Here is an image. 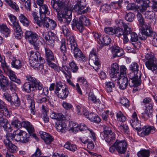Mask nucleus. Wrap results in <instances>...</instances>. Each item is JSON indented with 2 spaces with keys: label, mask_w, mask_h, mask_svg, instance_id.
<instances>
[{
  "label": "nucleus",
  "mask_w": 157,
  "mask_h": 157,
  "mask_svg": "<svg viewBox=\"0 0 157 157\" xmlns=\"http://www.w3.org/2000/svg\"><path fill=\"white\" fill-rule=\"evenodd\" d=\"M51 5L57 12V17L61 23L68 25L72 19V11L69 10L68 3L59 0H52Z\"/></svg>",
  "instance_id": "1"
},
{
  "label": "nucleus",
  "mask_w": 157,
  "mask_h": 157,
  "mask_svg": "<svg viewBox=\"0 0 157 157\" xmlns=\"http://www.w3.org/2000/svg\"><path fill=\"white\" fill-rule=\"evenodd\" d=\"M67 44L70 46L71 49L74 54L75 58L77 60L82 63L87 60V58L77 47V44L73 36H71L68 39Z\"/></svg>",
  "instance_id": "2"
},
{
  "label": "nucleus",
  "mask_w": 157,
  "mask_h": 157,
  "mask_svg": "<svg viewBox=\"0 0 157 157\" xmlns=\"http://www.w3.org/2000/svg\"><path fill=\"white\" fill-rule=\"evenodd\" d=\"M139 65L136 62L132 63L129 66V70L131 71L128 74L130 79L132 80V83H130L131 86L140 83V78H141V71L139 70Z\"/></svg>",
  "instance_id": "3"
},
{
  "label": "nucleus",
  "mask_w": 157,
  "mask_h": 157,
  "mask_svg": "<svg viewBox=\"0 0 157 157\" xmlns=\"http://www.w3.org/2000/svg\"><path fill=\"white\" fill-rule=\"evenodd\" d=\"M29 58L30 65L34 69L40 71L43 69V63L44 60L40 56V54L36 52H31Z\"/></svg>",
  "instance_id": "4"
},
{
  "label": "nucleus",
  "mask_w": 157,
  "mask_h": 157,
  "mask_svg": "<svg viewBox=\"0 0 157 157\" xmlns=\"http://www.w3.org/2000/svg\"><path fill=\"white\" fill-rule=\"evenodd\" d=\"M127 148V144L124 140H116L113 145L110 147L109 150L111 152H114L116 150L120 154H124Z\"/></svg>",
  "instance_id": "5"
},
{
  "label": "nucleus",
  "mask_w": 157,
  "mask_h": 157,
  "mask_svg": "<svg viewBox=\"0 0 157 157\" xmlns=\"http://www.w3.org/2000/svg\"><path fill=\"white\" fill-rule=\"evenodd\" d=\"M38 35L34 32L28 31L25 33V38L28 40L30 43L33 45L36 51H38L39 49L40 42L38 40Z\"/></svg>",
  "instance_id": "6"
},
{
  "label": "nucleus",
  "mask_w": 157,
  "mask_h": 157,
  "mask_svg": "<svg viewBox=\"0 0 157 157\" xmlns=\"http://www.w3.org/2000/svg\"><path fill=\"white\" fill-rule=\"evenodd\" d=\"M101 138L105 140L106 142L111 144L115 140V134L112 132L110 128H108L106 130L101 132L100 134Z\"/></svg>",
  "instance_id": "7"
},
{
  "label": "nucleus",
  "mask_w": 157,
  "mask_h": 157,
  "mask_svg": "<svg viewBox=\"0 0 157 157\" xmlns=\"http://www.w3.org/2000/svg\"><path fill=\"white\" fill-rule=\"evenodd\" d=\"M14 134L15 135V140L17 142L20 141L23 143L28 142L29 135L25 132L17 129L14 131Z\"/></svg>",
  "instance_id": "8"
},
{
  "label": "nucleus",
  "mask_w": 157,
  "mask_h": 157,
  "mask_svg": "<svg viewBox=\"0 0 157 157\" xmlns=\"http://www.w3.org/2000/svg\"><path fill=\"white\" fill-rule=\"evenodd\" d=\"M73 9L79 14L86 13L90 10L88 6H86V2L85 0H78Z\"/></svg>",
  "instance_id": "9"
},
{
  "label": "nucleus",
  "mask_w": 157,
  "mask_h": 157,
  "mask_svg": "<svg viewBox=\"0 0 157 157\" xmlns=\"http://www.w3.org/2000/svg\"><path fill=\"white\" fill-rule=\"evenodd\" d=\"M119 67L118 64L115 63L111 65L110 76L112 80L116 81L119 75Z\"/></svg>",
  "instance_id": "10"
},
{
  "label": "nucleus",
  "mask_w": 157,
  "mask_h": 157,
  "mask_svg": "<svg viewBox=\"0 0 157 157\" xmlns=\"http://www.w3.org/2000/svg\"><path fill=\"white\" fill-rule=\"evenodd\" d=\"M34 95V93H31L30 94L27 95L25 96L29 104V110L31 113L33 115L35 114L36 111L35 101L33 99Z\"/></svg>",
  "instance_id": "11"
},
{
  "label": "nucleus",
  "mask_w": 157,
  "mask_h": 157,
  "mask_svg": "<svg viewBox=\"0 0 157 157\" xmlns=\"http://www.w3.org/2000/svg\"><path fill=\"white\" fill-rule=\"evenodd\" d=\"M66 87L63 83L60 82H56L55 84L54 83L51 84L49 87V90L52 91L55 89L54 93L56 94Z\"/></svg>",
  "instance_id": "12"
},
{
  "label": "nucleus",
  "mask_w": 157,
  "mask_h": 157,
  "mask_svg": "<svg viewBox=\"0 0 157 157\" xmlns=\"http://www.w3.org/2000/svg\"><path fill=\"white\" fill-rule=\"evenodd\" d=\"M155 132V127L153 126H144L139 132L141 136L148 135L150 133H153Z\"/></svg>",
  "instance_id": "13"
},
{
  "label": "nucleus",
  "mask_w": 157,
  "mask_h": 157,
  "mask_svg": "<svg viewBox=\"0 0 157 157\" xmlns=\"http://www.w3.org/2000/svg\"><path fill=\"white\" fill-rule=\"evenodd\" d=\"M3 115L0 116V125L1 128H3L5 131L8 132H11L12 129L10 124L6 119L3 118Z\"/></svg>",
  "instance_id": "14"
},
{
  "label": "nucleus",
  "mask_w": 157,
  "mask_h": 157,
  "mask_svg": "<svg viewBox=\"0 0 157 157\" xmlns=\"http://www.w3.org/2000/svg\"><path fill=\"white\" fill-rule=\"evenodd\" d=\"M71 26L73 29L76 27L80 33L83 32L84 30L83 23L80 17L78 19H74L72 22Z\"/></svg>",
  "instance_id": "15"
},
{
  "label": "nucleus",
  "mask_w": 157,
  "mask_h": 157,
  "mask_svg": "<svg viewBox=\"0 0 157 157\" xmlns=\"http://www.w3.org/2000/svg\"><path fill=\"white\" fill-rule=\"evenodd\" d=\"M111 39L109 36L106 35L101 36L100 41H98V43L100 44V48H102L104 46L109 45L111 42Z\"/></svg>",
  "instance_id": "16"
},
{
  "label": "nucleus",
  "mask_w": 157,
  "mask_h": 157,
  "mask_svg": "<svg viewBox=\"0 0 157 157\" xmlns=\"http://www.w3.org/2000/svg\"><path fill=\"white\" fill-rule=\"evenodd\" d=\"M96 49H93L90 52L89 55V62L94 63L95 66H100L99 62L96 52Z\"/></svg>",
  "instance_id": "17"
},
{
  "label": "nucleus",
  "mask_w": 157,
  "mask_h": 157,
  "mask_svg": "<svg viewBox=\"0 0 157 157\" xmlns=\"http://www.w3.org/2000/svg\"><path fill=\"white\" fill-rule=\"evenodd\" d=\"M7 75L9 76L10 79L13 82H15L20 85L21 82L20 79L17 78L15 74V72L12 71L10 68L7 67V71H6Z\"/></svg>",
  "instance_id": "18"
},
{
  "label": "nucleus",
  "mask_w": 157,
  "mask_h": 157,
  "mask_svg": "<svg viewBox=\"0 0 157 157\" xmlns=\"http://www.w3.org/2000/svg\"><path fill=\"white\" fill-rule=\"evenodd\" d=\"M9 82L7 77L3 75L0 76V86L2 90L6 91L8 90Z\"/></svg>",
  "instance_id": "19"
},
{
  "label": "nucleus",
  "mask_w": 157,
  "mask_h": 157,
  "mask_svg": "<svg viewBox=\"0 0 157 157\" xmlns=\"http://www.w3.org/2000/svg\"><path fill=\"white\" fill-rule=\"evenodd\" d=\"M146 67L148 69L151 70L153 72L155 71V73L157 72V65L156 60H147L145 62Z\"/></svg>",
  "instance_id": "20"
},
{
  "label": "nucleus",
  "mask_w": 157,
  "mask_h": 157,
  "mask_svg": "<svg viewBox=\"0 0 157 157\" xmlns=\"http://www.w3.org/2000/svg\"><path fill=\"white\" fill-rule=\"evenodd\" d=\"M119 88L124 90L125 89L128 84V80L127 77H121L117 78Z\"/></svg>",
  "instance_id": "21"
},
{
  "label": "nucleus",
  "mask_w": 157,
  "mask_h": 157,
  "mask_svg": "<svg viewBox=\"0 0 157 157\" xmlns=\"http://www.w3.org/2000/svg\"><path fill=\"white\" fill-rule=\"evenodd\" d=\"M41 138L44 140L47 144H50L53 140V138L50 135L45 132H40Z\"/></svg>",
  "instance_id": "22"
},
{
  "label": "nucleus",
  "mask_w": 157,
  "mask_h": 157,
  "mask_svg": "<svg viewBox=\"0 0 157 157\" xmlns=\"http://www.w3.org/2000/svg\"><path fill=\"white\" fill-rule=\"evenodd\" d=\"M55 127L59 132H64L67 128V125L64 122H59L55 123Z\"/></svg>",
  "instance_id": "23"
},
{
  "label": "nucleus",
  "mask_w": 157,
  "mask_h": 157,
  "mask_svg": "<svg viewBox=\"0 0 157 157\" xmlns=\"http://www.w3.org/2000/svg\"><path fill=\"white\" fill-rule=\"evenodd\" d=\"M0 113L6 117H9L10 113L7 107L4 105L3 102L0 100Z\"/></svg>",
  "instance_id": "24"
},
{
  "label": "nucleus",
  "mask_w": 157,
  "mask_h": 157,
  "mask_svg": "<svg viewBox=\"0 0 157 157\" xmlns=\"http://www.w3.org/2000/svg\"><path fill=\"white\" fill-rule=\"evenodd\" d=\"M69 93L68 89L67 87H66L56 94L59 98L65 100L68 96Z\"/></svg>",
  "instance_id": "25"
},
{
  "label": "nucleus",
  "mask_w": 157,
  "mask_h": 157,
  "mask_svg": "<svg viewBox=\"0 0 157 157\" xmlns=\"http://www.w3.org/2000/svg\"><path fill=\"white\" fill-rule=\"evenodd\" d=\"M45 57L47 61H54V56L52 51L47 47L44 48Z\"/></svg>",
  "instance_id": "26"
},
{
  "label": "nucleus",
  "mask_w": 157,
  "mask_h": 157,
  "mask_svg": "<svg viewBox=\"0 0 157 157\" xmlns=\"http://www.w3.org/2000/svg\"><path fill=\"white\" fill-rule=\"evenodd\" d=\"M15 135L13 133H8L6 135V139L4 140V143L5 146H8L9 144L11 143L12 140H15Z\"/></svg>",
  "instance_id": "27"
},
{
  "label": "nucleus",
  "mask_w": 157,
  "mask_h": 157,
  "mask_svg": "<svg viewBox=\"0 0 157 157\" xmlns=\"http://www.w3.org/2000/svg\"><path fill=\"white\" fill-rule=\"evenodd\" d=\"M40 17V24H37L40 27H41L42 25L43 27L46 28H49V18L46 17V16L44 17L42 16Z\"/></svg>",
  "instance_id": "28"
},
{
  "label": "nucleus",
  "mask_w": 157,
  "mask_h": 157,
  "mask_svg": "<svg viewBox=\"0 0 157 157\" xmlns=\"http://www.w3.org/2000/svg\"><path fill=\"white\" fill-rule=\"evenodd\" d=\"M130 122L132 127L138 131V134H140L139 132L141 128V121L138 120H130Z\"/></svg>",
  "instance_id": "29"
},
{
  "label": "nucleus",
  "mask_w": 157,
  "mask_h": 157,
  "mask_svg": "<svg viewBox=\"0 0 157 157\" xmlns=\"http://www.w3.org/2000/svg\"><path fill=\"white\" fill-rule=\"evenodd\" d=\"M39 6H40V17L42 16V17H43V16L44 17V16H46V14H49L50 12L48 8L46 5L43 4Z\"/></svg>",
  "instance_id": "30"
},
{
  "label": "nucleus",
  "mask_w": 157,
  "mask_h": 157,
  "mask_svg": "<svg viewBox=\"0 0 157 157\" xmlns=\"http://www.w3.org/2000/svg\"><path fill=\"white\" fill-rule=\"evenodd\" d=\"M10 103L11 105L13 104L16 107L20 106L21 105V101L16 93L12 94V100Z\"/></svg>",
  "instance_id": "31"
},
{
  "label": "nucleus",
  "mask_w": 157,
  "mask_h": 157,
  "mask_svg": "<svg viewBox=\"0 0 157 157\" xmlns=\"http://www.w3.org/2000/svg\"><path fill=\"white\" fill-rule=\"evenodd\" d=\"M112 51L114 57H119L123 55V50L121 49L118 46L113 47L112 49Z\"/></svg>",
  "instance_id": "32"
},
{
  "label": "nucleus",
  "mask_w": 157,
  "mask_h": 157,
  "mask_svg": "<svg viewBox=\"0 0 157 157\" xmlns=\"http://www.w3.org/2000/svg\"><path fill=\"white\" fill-rule=\"evenodd\" d=\"M22 127L26 129L29 133L33 132L34 129L32 125L28 121H24L22 122Z\"/></svg>",
  "instance_id": "33"
},
{
  "label": "nucleus",
  "mask_w": 157,
  "mask_h": 157,
  "mask_svg": "<svg viewBox=\"0 0 157 157\" xmlns=\"http://www.w3.org/2000/svg\"><path fill=\"white\" fill-rule=\"evenodd\" d=\"M23 90L27 93H30L31 91H34L33 84H31L29 82H25L23 86Z\"/></svg>",
  "instance_id": "34"
},
{
  "label": "nucleus",
  "mask_w": 157,
  "mask_h": 157,
  "mask_svg": "<svg viewBox=\"0 0 157 157\" xmlns=\"http://www.w3.org/2000/svg\"><path fill=\"white\" fill-rule=\"evenodd\" d=\"M0 31L4 34L6 37H7L10 33V29L4 24L0 25Z\"/></svg>",
  "instance_id": "35"
},
{
  "label": "nucleus",
  "mask_w": 157,
  "mask_h": 157,
  "mask_svg": "<svg viewBox=\"0 0 157 157\" xmlns=\"http://www.w3.org/2000/svg\"><path fill=\"white\" fill-rule=\"evenodd\" d=\"M142 2V5H141V6H138V11H140L143 13L146 11L147 8L149 6L150 1L149 0H143Z\"/></svg>",
  "instance_id": "36"
},
{
  "label": "nucleus",
  "mask_w": 157,
  "mask_h": 157,
  "mask_svg": "<svg viewBox=\"0 0 157 157\" xmlns=\"http://www.w3.org/2000/svg\"><path fill=\"white\" fill-rule=\"evenodd\" d=\"M12 67L17 70L21 69L22 67V63L18 59H14L11 63Z\"/></svg>",
  "instance_id": "37"
},
{
  "label": "nucleus",
  "mask_w": 157,
  "mask_h": 157,
  "mask_svg": "<svg viewBox=\"0 0 157 157\" xmlns=\"http://www.w3.org/2000/svg\"><path fill=\"white\" fill-rule=\"evenodd\" d=\"M16 27H14V35L18 39H20L22 35V31L20 25H15Z\"/></svg>",
  "instance_id": "38"
},
{
  "label": "nucleus",
  "mask_w": 157,
  "mask_h": 157,
  "mask_svg": "<svg viewBox=\"0 0 157 157\" xmlns=\"http://www.w3.org/2000/svg\"><path fill=\"white\" fill-rule=\"evenodd\" d=\"M64 147L67 149L72 151H75L77 150L76 145L72 144L68 141H67L65 143Z\"/></svg>",
  "instance_id": "39"
},
{
  "label": "nucleus",
  "mask_w": 157,
  "mask_h": 157,
  "mask_svg": "<svg viewBox=\"0 0 157 157\" xmlns=\"http://www.w3.org/2000/svg\"><path fill=\"white\" fill-rule=\"evenodd\" d=\"M137 155L138 157H149L150 151L148 150L142 149L138 152Z\"/></svg>",
  "instance_id": "40"
},
{
  "label": "nucleus",
  "mask_w": 157,
  "mask_h": 157,
  "mask_svg": "<svg viewBox=\"0 0 157 157\" xmlns=\"http://www.w3.org/2000/svg\"><path fill=\"white\" fill-rule=\"evenodd\" d=\"M140 29L141 31L139 34V37L141 40H144L146 39L148 36V32L147 31V29Z\"/></svg>",
  "instance_id": "41"
},
{
  "label": "nucleus",
  "mask_w": 157,
  "mask_h": 157,
  "mask_svg": "<svg viewBox=\"0 0 157 157\" xmlns=\"http://www.w3.org/2000/svg\"><path fill=\"white\" fill-rule=\"evenodd\" d=\"M88 116V119L92 121L98 123L101 121L100 118L95 114L90 113Z\"/></svg>",
  "instance_id": "42"
},
{
  "label": "nucleus",
  "mask_w": 157,
  "mask_h": 157,
  "mask_svg": "<svg viewBox=\"0 0 157 157\" xmlns=\"http://www.w3.org/2000/svg\"><path fill=\"white\" fill-rule=\"evenodd\" d=\"M153 104L152 103H150L147 107L144 112L147 113V117H150L151 116L153 112Z\"/></svg>",
  "instance_id": "43"
},
{
  "label": "nucleus",
  "mask_w": 157,
  "mask_h": 157,
  "mask_svg": "<svg viewBox=\"0 0 157 157\" xmlns=\"http://www.w3.org/2000/svg\"><path fill=\"white\" fill-rule=\"evenodd\" d=\"M89 99L93 103L96 104H100L101 103V101L99 99H97L96 97L94 94L92 93H90L89 96Z\"/></svg>",
  "instance_id": "44"
},
{
  "label": "nucleus",
  "mask_w": 157,
  "mask_h": 157,
  "mask_svg": "<svg viewBox=\"0 0 157 157\" xmlns=\"http://www.w3.org/2000/svg\"><path fill=\"white\" fill-rule=\"evenodd\" d=\"M19 19L20 22L23 24L24 25L28 26L29 24V21L28 19L23 14H20L19 16Z\"/></svg>",
  "instance_id": "45"
},
{
  "label": "nucleus",
  "mask_w": 157,
  "mask_h": 157,
  "mask_svg": "<svg viewBox=\"0 0 157 157\" xmlns=\"http://www.w3.org/2000/svg\"><path fill=\"white\" fill-rule=\"evenodd\" d=\"M116 24L118 27H123L124 31L127 30L128 29H131L128 27V23H124L121 20H118L116 21Z\"/></svg>",
  "instance_id": "46"
},
{
  "label": "nucleus",
  "mask_w": 157,
  "mask_h": 157,
  "mask_svg": "<svg viewBox=\"0 0 157 157\" xmlns=\"http://www.w3.org/2000/svg\"><path fill=\"white\" fill-rule=\"evenodd\" d=\"M114 87V84L112 82H105V88L108 92H111Z\"/></svg>",
  "instance_id": "47"
},
{
  "label": "nucleus",
  "mask_w": 157,
  "mask_h": 157,
  "mask_svg": "<svg viewBox=\"0 0 157 157\" xmlns=\"http://www.w3.org/2000/svg\"><path fill=\"white\" fill-rule=\"evenodd\" d=\"M7 4L13 9L17 11L19 10V8L17 4L13 1L12 0H5Z\"/></svg>",
  "instance_id": "48"
},
{
  "label": "nucleus",
  "mask_w": 157,
  "mask_h": 157,
  "mask_svg": "<svg viewBox=\"0 0 157 157\" xmlns=\"http://www.w3.org/2000/svg\"><path fill=\"white\" fill-rule=\"evenodd\" d=\"M9 151L13 153L16 152L18 151L17 147L12 143L9 144L8 146H5Z\"/></svg>",
  "instance_id": "49"
},
{
  "label": "nucleus",
  "mask_w": 157,
  "mask_h": 157,
  "mask_svg": "<svg viewBox=\"0 0 157 157\" xmlns=\"http://www.w3.org/2000/svg\"><path fill=\"white\" fill-rule=\"evenodd\" d=\"M61 30L64 36L67 38V40L71 36H73L70 35V32L68 27L66 25H64L62 26Z\"/></svg>",
  "instance_id": "50"
},
{
  "label": "nucleus",
  "mask_w": 157,
  "mask_h": 157,
  "mask_svg": "<svg viewBox=\"0 0 157 157\" xmlns=\"http://www.w3.org/2000/svg\"><path fill=\"white\" fill-rule=\"evenodd\" d=\"M69 65L70 68L72 72L75 73L77 72L78 69V67L74 60L70 62Z\"/></svg>",
  "instance_id": "51"
},
{
  "label": "nucleus",
  "mask_w": 157,
  "mask_h": 157,
  "mask_svg": "<svg viewBox=\"0 0 157 157\" xmlns=\"http://www.w3.org/2000/svg\"><path fill=\"white\" fill-rule=\"evenodd\" d=\"M124 31V29L123 30L119 27H116L114 29V34H115L118 37H120L123 35Z\"/></svg>",
  "instance_id": "52"
},
{
  "label": "nucleus",
  "mask_w": 157,
  "mask_h": 157,
  "mask_svg": "<svg viewBox=\"0 0 157 157\" xmlns=\"http://www.w3.org/2000/svg\"><path fill=\"white\" fill-rule=\"evenodd\" d=\"M33 87L34 88V91L35 90L40 91L44 89V87L43 88L42 84L38 80L33 84Z\"/></svg>",
  "instance_id": "53"
},
{
  "label": "nucleus",
  "mask_w": 157,
  "mask_h": 157,
  "mask_svg": "<svg viewBox=\"0 0 157 157\" xmlns=\"http://www.w3.org/2000/svg\"><path fill=\"white\" fill-rule=\"evenodd\" d=\"M60 51L63 53H66L67 52V48L66 46V41L65 39L63 38L61 39L60 42Z\"/></svg>",
  "instance_id": "54"
},
{
  "label": "nucleus",
  "mask_w": 157,
  "mask_h": 157,
  "mask_svg": "<svg viewBox=\"0 0 157 157\" xmlns=\"http://www.w3.org/2000/svg\"><path fill=\"white\" fill-rule=\"evenodd\" d=\"M48 93V90L47 87H44V89L38 91L37 95V97L36 98H41L44 96L47 95Z\"/></svg>",
  "instance_id": "55"
},
{
  "label": "nucleus",
  "mask_w": 157,
  "mask_h": 157,
  "mask_svg": "<svg viewBox=\"0 0 157 157\" xmlns=\"http://www.w3.org/2000/svg\"><path fill=\"white\" fill-rule=\"evenodd\" d=\"M62 69V70L61 71L65 75L66 78H67V76H68L69 78H71L72 76L71 72L69 71L67 66H63Z\"/></svg>",
  "instance_id": "56"
},
{
  "label": "nucleus",
  "mask_w": 157,
  "mask_h": 157,
  "mask_svg": "<svg viewBox=\"0 0 157 157\" xmlns=\"http://www.w3.org/2000/svg\"><path fill=\"white\" fill-rule=\"evenodd\" d=\"M44 39L46 40L47 44L50 46L51 48L54 47L55 45L54 39L50 37H44Z\"/></svg>",
  "instance_id": "57"
},
{
  "label": "nucleus",
  "mask_w": 157,
  "mask_h": 157,
  "mask_svg": "<svg viewBox=\"0 0 157 157\" xmlns=\"http://www.w3.org/2000/svg\"><path fill=\"white\" fill-rule=\"evenodd\" d=\"M131 29H128L127 30L124 31V34L122 35L123 36V42L124 43H127L128 41V39L127 37V35L130 34L131 32Z\"/></svg>",
  "instance_id": "58"
},
{
  "label": "nucleus",
  "mask_w": 157,
  "mask_h": 157,
  "mask_svg": "<svg viewBox=\"0 0 157 157\" xmlns=\"http://www.w3.org/2000/svg\"><path fill=\"white\" fill-rule=\"evenodd\" d=\"M147 31L148 32V36L150 37L151 39L154 40V39H156L157 38V35L156 33L152 31L151 29L149 26L148 28L147 29Z\"/></svg>",
  "instance_id": "59"
},
{
  "label": "nucleus",
  "mask_w": 157,
  "mask_h": 157,
  "mask_svg": "<svg viewBox=\"0 0 157 157\" xmlns=\"http://www.w3.org/2000/svg\"><path fill=\"white\" fill-rule=\"evenodd\" d=\"M117 117L118 121L122 122H124L126 120L125 116L120 111H118L117 113Z\"/></svg>",
  "instance_id": "60"
},
{
  "label": "nucleus",
  "mask_w": 157,
  "mask_h": 157,
  "mask_svg": "<svg viewBox=\"0 0 157 157\" xmlns=\"http://www.w3.org/2000/svg\"><path fill=\"white\" fill-rule=\"evenodd\" d=\"M145 17L149 19H151L154 18L155 13L152 11H145L144 13Z\"/></svg>",
  "instance_id": "61"
},
{
  "label": "nucleus",
  "mask_w": 157,
  "mask_h": 157,
  "mask_svg": "<svg viewBox=\"0 0 157 157\" xmlns=\"http://www.w3.org/2000/svg\"><path fill=\"white\" fill-rule=\"evenodd\" d=\"M135 15L132 13H126L124 16L125 19L127 21L131 22L134 19Z\"/></svg>",
  "instance_id": "62"
},
{
  "label": "nucleus",
  "mask_w": 157,
  "mask_h": 157,
  "mask_svg": "<svg viewBox=\"0 0 157 157\" xmlns=\"http://www.w3.org/2000/svg\"><path fill=\"white\" fill-rule=\"evenodd\" d=\"M22 122L19 121L18 119L13 120L11 122V124L14 127L19 128L22 127Z\"/></svg>",
  "instance_id": "63"
},
{
  "label": "nucleus",
  "mask_w": 157,
  "mask_h": 157,
  "mask_svg": "<svg viewBox=\"0 0 157 157\" xmlns=\"http://www.w3.org/2000/svg\"><path fill=\"white\" fill-rule=\"evenodd\" d=\"M119 129L122 132L128 134L129 132V128L128 126L126 124L121 125L119 127Z\"/></svg>",
  "instance_id": "64"
}]
</instances>
